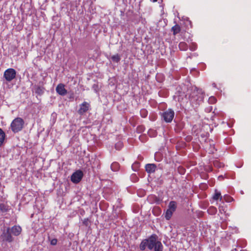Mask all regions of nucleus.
Listing matches in <instances>:
<instances>
[{
	"instance_id": "obj_8",
	"label": "nucleus",
	"mask_w": 251,
	"mask_h": 251,
	"mask_svg": "<svg viewBox=\"0 0 251 251\" xmlns=\"http://www.w3.org/2000/svg\"><path fill=\"white\" fill-rule=\"evenodd\" d=\"M9 229L11 234L15 236H19L22 230L21 227L19 226H14L12 227H9Z\"/></svg>"
},
{
	"instance_id": "obj_12",
	"label": "nucleus",
	"mask_w": 251,
	"mask_h": 251,
	"mask_svg": "<svg viewBox=\"0 0 251 251\" xmlns=\"http://www.w3.org/2000/svg\"><path fill=\"white\" fill-rule=\"evenodd\" d=\"M171 30L173 31V35H176L180 32L181 27L178 25L176 24L172 27Z\"/></svg>"
},
{
	"instance_id": "obj_26",
	"label": "nucleus",
	"mask_w": 251,
	"mask_h": 251,
	"mask_svg": "<svg viewBox=\"0 0 251 251\" xmlns=\"http://www.w3.org/2000/svg\"><path fill=\"white\" fill-rule=\"evenodd\" d=\"M216 99L214 97H210L208 100L209 103L211 104H214L216 103Z\"/></svg>"
},
{
	"instance_id": "obj_18",
	"label": "nucleus",
	"mask_w": 251,
	"mask_h": 251,
	"mask_svg": "<svg viewBox=\"0 0 251 251\" xmlns=\"http://www.w3.org/2000/svg\"><path fill=\"white\" fill-rule=\"evenodd\" d=\"M56 92L60 95H63V84H59L56 88Z\"/></svg>"
},
{
	"instance_id": "obj_24",
	"label": "nucleus",
	"mask_w": 251,
	"mask_h": 251,
	"mask_svg": "<svg viewBox=\"0 0 251 251\" xmlns=\"http://www.w3.org/2000/svg\"><path fill=\"white\" fill-rule=\"evenodd\" d=\"M115 149L117 150H120L123 147V143L121 142H119L115 144Z\"/></svg>"
},
{
	"instance_id": "obj_17",
	"label": "nucleus",
	"mask_w": 251,
	"mask_h": 251,
	"mask_svg": "<svg viewBox=\"0 0 251 251\" xmlns=\"http://www.w3.org/2000/svg\"><path fill=\"white\" fill-rule=\"evenodd\" d=\"M120 168L119 164L118 162H115L111 165V169L113 171H117Z\"/></svg>"
},
{
	"instance_id": "obj_20",
	"label": "nucleus",
	"mask_w": 251,
	"mask_h": 251,
	"mask_svg": "<svg viewBox=\"0 0 251 251\" xmlns=\"http://www.w3.org/2000/svg\"><path fill=\"white\" fill-rule=\"evenodd\" d=\"M207 212L211 215H214L217 212V209L214 206H211L207 210Z\"/></svg>"
},
{
	"instance_id": "obj_5",
	"label": "nucleus",
	"mask_w": 251,
	"mask_h": 251,
	"mask_svg": "<svg viewBox=\"0 0 251 251\" xmlns=\"http://www.w3.org/2000/svg\"><path fill=\"white\" fill-rule=\"evenodd\" d=\"M174 111L172 109H169L162 113V117L166 123H171L174 117Z\"/></svg>"
},
{
	"instance_id": "obj_2",
	"label": "nucleus",
	"mask_w": 251,
	"mask_h": 251,
	"mask_svg": "<svg viewBox=\"0 0 251 251\" xmlns=\"http://www.w3.org/2000/svg\"><path fill=\"white\" fill-rule=\"evenodd\" d=\"M24 124V121L21 118H15L10 125L12 131L14 133L21 131L23 128Z\"/></svg>"
},
{
	"instance_id": "obj_9",
	"label": "nucleus",
	"mask_w": 251,
	"mask_h": 251,
	"mask_svg": "<svg viewBox=\"0 0 251 251\" xmlns=\"http://www.w3.org/2000/svg\"><path fill=\"white\" fill-rule=\"evenodd\" d=\"M145 169L148 173L151 174L155 172L156 166L154 164H148L145 166Z\"/></svg>"
},
{
	"instance_id": "obj_29",
	"label": "nucleus",
	"mask_w": 251,
	"mask_h": 251,
	"mask_svg": "<svg viewBox=\"0 0 251 251\" xmlns=\"http://www.w3.org/2000/svg\"><path fill=\"white\" fill-rule=\"evenodd\" d=\"M144 127L142 126H138L137 128V129L139 132H142L143 130Z\"/></svg>"
},
{
	"instance_id": "obj_14",
	"label": "nucleus",
	"mask_w": 251,
	"mask_h": 251,
	"mask_svg": "<svg viewBox=\"0 0 251 251\" xmlns=\"http://www.w3.org/2000/svg\"><path fill=\"white\" fill-rule=\"evenodd\" d=\"M178 47L180 50L185 51L188 49V45L186 43L184 42H181L178 45Z\"/></svg>"
},
{
	"instance_id": "obj_21",
	"label": "nucleus",
	"mask_w": 251,
	"mask_h": 251,
	"mask_svg": "<svg viewBox=\"0 0 251 251\" xmlns=\"http://www.w3.org/2000/svg\"><path fill=\"white\" fill-rule=\"evenodd\" d=\"M111 59L113 61L118 63L121 60V57L118 54H116L111 56Z\"/></svg>"
},
{
	"instance_id": "obj_3",
	"label": "nucleus",
	"mask_w": 251,
	"mask_h": 251,
	"mask_svg": "<svg viewBox=\"0 0 251 251\" xmlns=\"http://www.w3.org/2000/svg\"><path fill=\"white\" fill-rule=\"evenodd\" d=\"M9 230V227H7L3 230L2 234L0 236V240L2 242L11 243L14 241V237H13Z\"/></svg>"
},
{
	"instance_id": "obj_4",
	"label": "nucleus",
	"mask_w": 251,
	"mask_h": 251,
	"mask_svg": "<svg viewBox=\"0 0 251 251\" xmlns=\"http://www.w3.org/2000/svg\"><path fill=\"white\" fill-rule=\"evenodd\" d=\"M16 72L12 68H9L5 71L3 77L7 82H10L16 77Z\"/></svg>"
},
{
	"instance_id": "obj_11",
	"label": "nucleus",
	"mask_w": 251,
	"mask_h": 251,
	"mask_svg": "<svg viewBox=\"0 0 251 251\" xmlns=\"http://www.w3.org/2000/svg\"><path fill=\"white\" fill-rule=\"evenodd\" d=\"M34 89L35 93L39 95H42L44 92V88L39 86L35 85Z\"/></svg>"
},
{
	"instance_id": "obj_27",
	"label": "nucleus",
	"mask_w": 251,
	"mask_h": 251,
	"mask_svg": "<svg viewBox=\"0 0 251 251\" xmlns=\"http://www.w3.org/2000/svg\"><path fill=\"white\" fill-rule=\"evenodd\" d=\"M82 223L83 224L85 225L86 226H88L89 225L90 222L88 219H84Z\"/></svg>"
},
{
	"instance_id": "obj_7",
	"label": "nucleus",
	"mask_w": 251,
	"mask_h": 251,
	"mask_svg": "<svg viewBox=\"0 0 251 251\" xmlns=\"http://www.w3.org/2000/svg\"><path fill=\"white\" fill-rule=\"evenodd\" d=\"M89 103L86 101H84L82 104L80 105V108L78 110V113L80 115H83L84 113L89 110Z\"/></svg>"
},
{
	"instance_id": "obj_22",
	"label": "nucleus",
	"mask_w": 251,
	"mask_h": 251,
	"mask_svg": "<svg viewBox=\"0 0 251 251\" xmlns=\"http://www.w3.org/2000/svg\"><path fill=\"white\" fill-rule=\"evenodd\" d=\"M140 115L142 118H146L148 115V111L146 109H142L140 111Z\"/></svg>"
},
{
	"instance_id": "obj_6",
	"label": "nucleus",
	"mask_w": 251,
	"mask_h": 251,
	"mask_svg": "<svg viewBox=\"0 0 251 251\" xmlns=\"http://www.w3.org/2000/svg\"><path fill=\"white\" fill-rule=\"evenodd\" d=\"M83 176V172L80 170L74 172L71 176V181L74 183H79Z\"/></svg>"
},
{
	"instance_id": "obj_30",
	"label": "nucleus",
	"mask_w": 251,
	"mask_h": 251,
	"mask_svg": "<svg viewBox=\"0 0 251 251\" xmlns=\"http://www.w3.org/2000/svg\"><path fill=\"white\" fill-rule=\"evenodd\" d=\"M57 196H58V197H61L62 196V195H61V193L60 192H59L57 193Z\"/></svg>"
},
{
	"instance_id": "obj_31",
	"label": "nucleus",
	"mask_w": 251,
	"mask_h": 251,
	"mask_svg": "<svg viewBox=\"0 0 251 251\" xmlns=\"http://www.w3.org/2000/svg\"><path fill=\"white\" fill-rule=\"evenodd\" d=\"M67 93V90L64 88V96Z\"/></svg>"
},
{
	"instance_id": "obj_28",
	"label": "nucleus",
	"mask_w": 251,
	"mask_h": 251,
	"mask_svg": "<svg viewBox=\"0 0 251 251\" xmlns=\"http://www.w3.org/2000/svg\"><path fill=\"white\" fill-rule=\"evenodd\" d=\"M57 240L56 239H53L50 241V244L52 245H55L57 244Z\"/></svg>"
},
{
	"instance_id": "obj_23",
	"label": "nucleus",
	"mask_w": 251,
	"mask_h": 251,
	"mask_svg": "<svg viewBox=\"0 0 251 251\" xmlns=\"http://www.w3.org/2000/svg\"><path fill=\"white\" fill-rule=\"evenodd\" d=\"M223 199L227 202H230L233 201V199L230 196L226 195L224 196Z\"/></svg>"
},
{
	"instance_id": "obj_16",
	"label": "nucleus",
	"mask_w": 251,
	"mask_h": 251,
	"mask_svg": "<svg viewBox=\"0 0 251 251\" xmlns=\"http://www.w3.org/2000/svg\"><path fill=\"white\" fill-rule=\"evenodd\" d=\"M5 137V134L1 128H0V147L2 145L4 138Z\"/></svg>"
},
{
	"instance_id": "obj_25",
	"label": "nucleus",
	"mask_w": 251,
	"mask_h": 251,
	"mask_svg": "<svg viewBox=\"0 0 251 251\" xmlns=\"http://www.w3.org/2000/svg\"><path fill=\"white\" fill-rule=\"evenodd\" d=\"M190 50L192 51L195 50L197 48V45L196 43H193L191 44V45L190 46Z\"/></svg>"
},
{
	"instance_id": "obj_13",
	"label": "nucleus",
	"mask_w": 251,
	"mask_h": 251,
	"mask_svg": "<svg viewBox=\"0 0 251 251\" xmlns=\"http://www.w3.org/2000/svg\"><path fill=\"white\" fill-rule=\"evenodd\" d=\"M9 206L4 203H0V211L2 213L7 212L9 210Z\"/></svg>"
},
{
	"instance_id": "obj_1",
	"label": "nucleus",
	"mask_w": 251,
	"mask_h": 251,
	"mask_svg": "<svg viewBox=\"0 0 251 251\" xmlns=\"http://www.w3.org/2000/svg\"><path fill=\"white\" fill-rule=\"evenodd\" d=\"M151 250L154 249V251H162L163 245L160 241H157V236L153 234L148 239L143 240L140 243L139 248L141 251H144L146 247Z\"/></svg>"
},
{
	"instance_id": "obj_10",
	"label": "nucleus",
	"mask_w": 251,
	"mask_h": 251,
	"mask_svg": "<svg viewBox=\"0 0 251 251\" xmlns=\"http://www.w3.org/2000/svg\"><path fill=\"white\" fill-rule=\"evenodd\" d=\"M177 207L176 202L175 201H171L168 205V210L174 212Z\"/></svg>"
},
{
	"instance_id": "obj_33",
	"label": "nucleus",
	"mask_w": 251,
	"mask_h": 251,
	"mask_svg": "<svg viewBox=\"0 0 251 251\" xmlns=\"http://www.w3.org/2000/svg\"><path fill=\"white\" fill-rule=\"evenodd\" d=\"M151 131H149V134H150V132H151Z\"/></svg>"
},
{
	"instance_id": "obj_15",
	"label": "nucleus",
	"mask_w": 251,
	"mask_h": 251,
	"mask_svg": "<svg viewBox=\"0 0 251 251\" xmlns=\"http://www.w3.org/2000/svg\"><path fill=\"white\" fill-rule=\"evenodd\" d=\"M213 199L216 201H217L218 200L221 201L223 199V197L220 192L218 191L217 190H215V194L213 196Z\"/></svg>"
},
{
	"instance_id": "obj_19",
	"label": "nucleus",
	"mask_w": 251,
	"mask_h": 251,
	"mask_svg": "<svg viewBox=\"0 0 251 251\" xmlns=\"http://www.w3.org/2000/svg\"><path fill=\"white\" fill-rule=\"evenodd\" d=\"M173 213L172 211H170V210L167 209L165 214V219L167 220H169L171 218Z\"/></svg>"
},
{
	"instance_id": "obj_32",
	"label": "nucleus",
	"mask_w": 251,
	"mask_h": 251,
	"mask_svg": "<svg viewBox=\"0 0 251 251\" xmlns=\"http://www.w3.org/2000/svg\"><path fill=\"white\" fill-rule=\"evenodd\" d=\"M152 2H155L157 1V0H151Z\"/></svg>"
}]
</instances>
